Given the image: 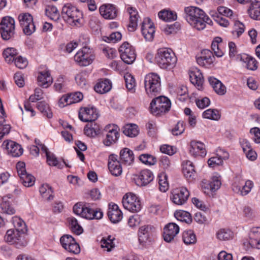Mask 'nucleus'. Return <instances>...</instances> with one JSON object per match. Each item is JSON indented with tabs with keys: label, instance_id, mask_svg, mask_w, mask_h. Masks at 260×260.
<instances>
[{
	"label": "nucleus",
	"instance_id": "1",
	"mask_svg": "<svg viewBox=\"0 0 260 260\" xmlns=\"http://www.w3.org/2000/svg\"><path fill=\"white\" fill-rule=\"evenodd\" d=\"M185 18L190 25L197 30H203L206 23L210 24L212 21L201 9L196 7H187L184 8Z\"/></svg>",
	"mask_w": 260,
	"mask_h": 260
},
{
	"label": "nucleus",
	"instance_id": "2",
	"mask_svg": "<svg viewBox=\"0 0 260 260\" xmlns=\"http://www.w3.org/2000/svg\"><path fill=\"white\" fill-rule=\"evenodd\" d=\"M158 66L162 69L170 70L173 69L177 63V59L173 51L169 48H161L158 50L155 56Z\"/></svg>",
	"mask_w": 260,
	"mask_h": 260
},
{
	"label": "nucleus",
	"instance_id": "3",
	"mask_svg": "<svg viewBox=\"0 0 260 260\" xmlns=\"http://www.w3.org/2000/svg\"><path fill=\"white\" fill-rule=\"evenodd\" d=\"M145 89L149 96H156L161 91V81L159 76L155 73H149L144 79Z\"/></svg>",
	"mask_w": 260,
	"mask_h": 260
},
{
	"label": "nucleus",
	"instance_id": "4",
	"mask_svg": "<svg viewBox=\"0 0 260 260\" xmlns=\"http://www.w3.org/2000/svg\"><path fill=\"white\" fill-rule=\"evenodd\" d=\"M171 106L170 100L165 96H159L152 100L150 104L151 113L155 116H161L168 112Z\"/></svg>",
	"mask_w": 260,
	"mask_h": 260
},
{
	"label": "nucleus",
	"instance_id": "5",
	"mask_svg": "<svg viewBox=\"0 0 260 260\" xmlns=\"http://www.w3.org/2000/svg\"><path fill=\"white\" fill-rule=\"evenodd\" d=\"M61 16L69 24L76 25L82 17V13L75 7L70 4L65 5L61 11Z\"/></svg>",
	"mask_w": 260,
	"mask_h": 260
},
{
	"label": "nucleus",
	"instance_id": "6",
	"mask_svg": "<svg viewBox=\"0 0 260 260\" xmlns=\"http://www.w3.org/2000/svg\"><path fill=\"white\" fill-rule=\"evenodd\" d=\"M15 20L10 16L4 17L1 20V37L4 40H9L15 33Z\"/></svg>",
	"mask_w": 260,
	"mask_h": 260
},
{
	"label": "nucleus",
	"instance_id": "7",
	"mask_svg": "<svg viewBox=\"0 0 260 260\" xmlns=\"http://www.w3.org/2000/svg\"><path fill=\"white\" fill-rule=\"evenodd\" d=\"M4 240L7 243L15 244L17 248L24 247L27 243L24 236L14 229H10L7 231Z\"/></svg>",
	"mask_w": 260,
	"mask_h": 260
},
{
	"label": "nucleus",
	"instance_id": "8",
	"mask_svg": "<svg viewBox=\"0 0 260 260\" xmlns=\"http://www.w3.org/2000/svg\"><path fill=\"white\" fill-rule=\"evenodd\" d=\"M94 59L91 50L85 46L79 50L74 56V59L80 66H87L91 64Z\"/></svg>",
	"mask_w": 260,
	"mask_h": 260
},
{
	"label": "nucleus",
	"instance_id": "9",
	"mask_svg": "<svg viewBox=\"0 0 260 260\" xmlns=\"http://www.w3.org/2000/svg\"><path fill=\"white\" fill-rule=\"evenodd\" d=\"M124 208L132 212H136L140 210L141 206L140 200L133 193L125 194L122 199Z\"/></svg>",
	"mask_w": 260,
	"mask_h": 260
},
{
	"label": "nucleus",
	"instance_id": "10",
	"mask_svg": "<svg viewBox=\"0 0 260 260\" xmlns=\"http://www.w3.org/2000/svg\"><path fill=\"white\" fill-rule=\"evenodd\" d=\"M121 59L127 64L132 63L136 59V53L133 47L127 42L123 43L119 47Z\"/></svg>",
	"mask_w": 260,
	"mask_h": 260
},
{
	"label": "nucleus",
	"instance_id": "11",
	"mask_svg": "<svg viewBox=\"0 0 260 260\" xmlns=\"http://www.w3.org/2000/svg\"><path fill=\"white\" fill-rule=\"evenodd\" d=\"M60 242L62 247L68 252L75 254L80 253V246L72 236L64 235L61 236L60 238Z\"/></svg>",
	"mask_w": 260,
	"mask_h": 260
},
{
	"label": "nucleus",
	"instance_id": "12",
	"mask_svg": "<svg viewBox=\"0 0 260 260\" xmlns=\"http://www.w3.org/2000/svg\"><path fill=\"white\" fill-rule=\"evenodd\" d=\"M189 196V191L186 188H176L171 191L170 199L175 204L182 205L186 203Z\"/></svg>",
	"mask_w": 260,
	"mask_h": 260
},
{
	"label": "nucleus",
	"instance_id": "13",
	"mask_svg": "<svg viewBox=\"0 0 260 260\" xmlns=\"http://www.w3.org/2000/svg\"><path fill=\"white\" fill-rule=\"evenodd\" d=\"M18 19L25 35H30L35 31L36 27L33 22L32 17L30 14L28 13L20 14Z\"/></svg>",
	"mask_w": 260,
	"mask_h": 260
},
{
	"label": "nucleus",
	"instance_id": "14",
	"mask_svg": "<svg viewBox=\"0 0 260 260\" xmlns=\"http://www.w3.org/2000/svg\"><path fill=\"white\" fill-rule=\"evenodd\" d=\"M153 228L150 225H143L139 228L138 232L139 241L140 244L145 246L152 241Z\"/></svg>",
	"mask_w": 260,
	"mask_h": 260
},
{
	"label": "nucleus",
	"instance_id": "15",
	"mask_svg": "<svg viewBox=\"0 0 260 260\" xmlns=\"http://www.w3.org/2000/svg\"><path fill=\"white\" fill-rule=\"evenodd\" d=\"M105 131L107 132L106 138L104 140V144L109 146L115 143L119 137V133L117 130V127L115 125L109 124L105 128Z\"/></svg>",
	"mask_w": 260,
	"mask_h": 260
},
{
	"label": "nucleus",
	"instance_id": "16",
	"mask_svg": "<svg viewBox=\"0 0 260 260\" xmlns=\"http://www.w3.org/2000/svg\"><path fill=\"white\" fill-rule=\"evenodd\" d=\"M2 147L8 154L13 157H18L23 153V149L21 145L11 140L5 141Z\"/></svg>",
	"mask_w": 260,
	"mask_h": 260
},
{
	"label": "nucleus",
	"instance_id": "17",
	"mask_svg": "<svg viewBox=\"0 0 260 260\" xmlns=\"http://www.w3.org/2000/svg\"><path fill=\"white\" fill-rule=\"evenodd\" d=\"M141 31L146 41H151L155 32L153 23L149 18H145L142 24Z\"/></svg>",
	"mask_w": 260,
	"mask_h": 260
},
{
	"label": "nucleus",
	"instance_id": "18",
	"mask_svg": "<svg viewBox=\"0 0 260 260\" xmlns=\"http://www.w3.org/2000/svg\"><path fill=\"white\" fill-rule=\"evenodd\" d=\"M117 155L111 154L109 157L108 168L111 173L115 176L120 175L122 172L121 163L117 160Z\"/></svg>",
	"mask_w": 260,
	"mask_h": 260
},
{
	"label": "nucleus",
	"instance_id": "19",
	"mask_svg": "<svg viewBox=\"0 0 260 260\" xmlns=\"http://www.w3.org/2000/svg\"><path fill=\"white\" fill-rule=\"evenodd\" d=\"M179 227L175 223H169L164 229V239L167 242H171L178 234Z\"/></svg>",
	"mask_w": 260,
	"mask_h": 260
},
{
	"label": "nucleus",
	"instance_id": "20",
	"mask_svg": "<svg viewBox=\"0 0 260 260\" xmlns=\"http://www.w3.org/2000/svg\"><path fill=\"white\" fill-rule=\"evenodd\" d=\"M98 114L93 108H84L83 111L79 113V117L84 122H93L98 117Z\"/></svg>",
	"mask_w": 260,
	"mask_h": 260
},
{
	"label": "nucleus",
	"instance_id": "21",
	"mask_svg": "<svg viewBox=\"0 0 260 260\" xmlns=\"http://www.w3.org/2000/svg\"><path fill=\"white\" fill-rule=\"evenodd\" d=\"M101 15L105 19H113L117 16V10L112 4H105L101 6L99 9Z\"/></svg>",
	"mask_w": 260,
	"mask_h": 260
},
{
	"label": "nucleus",
	"instance_id": "22",
	"mask_svg": "<svg viewBox=\"0 0 260 260\" xmlns=\"http://www.w3.org/2000/svg\"><path fill=\"white\" fill-rule=\"evenodd\" d=\"M221 184L219 177L213 176L210 181L203 182L202 188L205 193L209 194L210 192H215L218 189Z\"/></svg>",
	"mask_w": 260,
	"mask_h": 260
},
{
	"label": "nucleus",
	"instance_id": "23",
	"mask_svg": "<svg viewBox=\"0 0 260 260\" xmlns=\"http://www.w3.org/2000/svg\"><path fill=\"white\" fill-rule=\"evenodd\" d=\"M103 213L101 210L98 208H91L88 204H87L83 217L88 219H100L102 218Z\"/></svg>",
	"mask_w": 260,
	"mask_h": 260
},
{
	"label": "nucleus",
	"instance_id": "24",
	"mask_svg": "<svg viewBox=\"0 0 260 260\" xmlns=\"http://www.w3.org/2000/svg\"><path fill=\"white\" fill-rule=\"evenodd\" d=\"M108 216L113 223H117L122 218V213L119 209L118 206L114 204L111 207L110 206L108 211Z\"/></svg>",
	"mask_w": 260,
	"mask_h": 260
},
{
	"label": "nucleus",
	"instance_id": "25",
	"mask_svg": "<svg viewBox=\"0 0 260 260\" xmlns=\"http://www.w3.org/2000/svg\"><path fill=\"white\" fill-rule=\"evenodd\" d=\"M127 11L129 15V24L127 26L128 29L129 31H134L137 26V22L139 16L137 9L134 7H128Z\"/></svg>",
	"mask_w": 260,
	"mask_h": 260
},
{
	"label": "nucleus",
	"instance_id": "26",
	"mask_svg": "<svg viewBox=\"0 0 260 260\" xmlns=\"http://www.w3.org/2000/svg\"><path fill=\"white\" fill-rule=\"evenodd\" d=\"M38 82L39 86L47 88L53 82V78L49 71L40 72L38 77Z\"/></svg>",
	"mask_w": 260,
	"mask_h": 260
},
{
	"label": "nucleus",
	"instance_id": "27",
	"mask_svg": "<svg viewBox=\"0 0 260 260\" xmlns=\"http://www.w3.org/2000/svg\"><path fill=\"white\" fill-rule=\"evenodd\" d=\"M12 195L9 194L7 196H4L2 198V203H1V208L4 213L10 215L14 214L15 213V210L12 207Z\"/></svg>",
	"mask_w": 260,
	"mask_h": 260
},
{
	"label": "nucleus",
	"instance_id": "28",
	"mask_svg": "<svg viewBox=\"0 0 260 260\" xmlns=\"http://www.w3.org/2000/svg\"><path fill=\"white\" fill-rule=\"evenodd\" d=\"M259 238H260V228H252L249 234V243L252 247L260 249V243L257 241Z\"/></svg>",
	"mask_w": 260,
	"mask_h": 260
},
{
	"label": "nucleus",
	"instance_id": "29",
	"mask_svg": "<svg viewBox=\"0 0 260 260\" xmlns=\"http://www.w3.org/2000/svg\"><path fill=\"white\" fill-rule=\"evenodd\" d=\"M190 153L194 156L205 155V146L203 143L196 141H191L190 144Z\"/></svg>",
	"mask_w": 260,
	"mask_h": 260
},
{
	"label": "nucleus",
	"instance_id": "30",
	"mask_svg": "<svg viewBox=\"0 0 260 260\" xmlns=\"http://www.w3.org/2000/svg\"><path fill=\"white\" fill-rule=\"evenodd\" d=\"M121 162L126 165H131L134 160V155L132 150L128 148H123L120 152Z\"/></svg>",
	"mask_w": 260,
	"mask_h": 260
},
{
	"label": "nucleus",
	"instance_id": "31",
	"mask_svg": "<svg viewBox=\"0 0 260 260\" xmlns=\"http://www.w3.org/2000/svg\"><path fill=\"white\" fill-rule=\"evenodd\" d=\"M249 16L254 20H260V2L254 0L250 3L247 10Z\"/></svg>",
	"mask_w": 260,
	"mask_h": 260
},
{
	"label": "nucleus",
	"instance_id": "32",
	"mask_svg": "<svg viewBox=\"0 0 260 260\" xmlns=\"http://www.w3.org/2000/svg\"><path fill=\"white\" fill-rule=\"evenodd\" d=\"M208 81L210 84L218 94L223 95L225 93L226 87L219 80L215 78L209 77Z\"/></svg>",
	"mask_w": 260,
	"mask_h": 260
},
{
	"label": "nucleus",
	"instance_id": "33",
	"mask_svg": "<svg viewBox=\"0 0 260 260\" xmlns=\"http://www.w3.org/2000/svg\"><path fill=\"white\" fill-rule=\"evenodd\" d=\"M190 82L197 86L201 87L203 83V76L200 70L196 69L189 72Z\"/></svg>",
	"mask_w": 260,
	"mask_h": 260
},
{
	"label": "nucleus",
	"instance_id": "34",
	"mask_svg": "<svg viewBox=\"0 0 260 260\" xmlns=\"http://www.w3.org/2000/svg\"><path fill=\"white\" fill-rule=\"evenodd\" d=\"M153 179V175L149 170H143L141 171L139 175L138 180L142 186H145L151 182Z\"/></svg>",
	"mask_w": 260,
	"mask_h": 260
},
{
	"label": "nucleus",
	"instance_id": "35",
	"mask_svg": "<svg viewBox=\"0 0 260 260\" xmlns=\"http://www.w3.org/2000/svg\"><path fill=\"white\" fill-rule=\"evenodd\" d=\"M112 87V84L109 79H105L99 82L94 86L95 91L99 93L103 94L108 92Z\"/></svg>",
	"mask_w": 260,
	"mask_h": 260
},
{
	"label": "nucleus",
	"instance_id": "36",
	"mask_svg": "<svg viewBox=\"0 0 260 260\" xmlns=\"http://www.w3.org/2000/svg\"><path fill=\"white\" fill-rule=\"evenodd\" d=\"M182 166V171L184 176L187 179L193 178L196 172L192 162L189 160L183 162Z\"/></svg>",
	"mask_w": 260,
	"mask_h": 260
},
{
	"label": "nucleus",
	"instance_id": "37",
	"mask_svg": "<svg viewBox=\"0 0 260 260\" xmlns=\"http://www.w3.org/2000/svg\"><path fill=\"white\" fill-rule=\"evenodd\" d=\"M40 192L42 197L47 201H51L53 200L54 196L53 195V191L51 186L48 184H43L40 187Z\"/></svg>",
	"mask_w": 260,
	"mask_h": 260
},
{
	"label": "nucleus",
	"instance_id": "38",
	"mask_svg": "<svg viewBox=\"0 0 260 260\" xmlns=\"http://www.w3.org/2000/svg\"><path fill=\"white\" fill-rule=\"evenodd\" d=\"M17 50L14 48H7L3 52V55L6 62L11 63L14 62L15 57L17 55Z\"/></svg>",
	"mask_w": 260,
	"mask_h": 260
},
{
	"label": "nucleus",
	"instance_id": "39",
	"mask_svg": "<svg viewBox=\"0 0 260 260\" xmlns=\"http://www.w3.org/2000/svg\"><path fill=\"white\" fill-rule=\"evenodd\" d=\"M12 223L15 227L14 230L24 235L26 232V224L21 218L15 216L12 218Z\"/></svg>",
	"mask_w": 260,
	"mask_h": 260
},
{
	"label": "nucleus",
	"instance_id": "40",
	"mask_svg": "<svg viewBox=\"0 0 260 260\" xmlns=\"http://www.w3.org/2000/svg\"><path fill=\"white\" fill-rule=\"evenodd\" d=\"M123 133L129 137H135L139 134L138 126L136 124H128L122 128Z\"/></svg>",
	"mask_w": 260,
	"mask_h": 260
},
{
	"label": "nucleus",
	"instance_id": "41",
	"mask_svg": "<svg viewBox=\"0 0 260 260\" xmlns=\"http://www.w3.org/2000/svg\"><path fill=\"white\" fill-rule=\"evenodd\" d=\"M46 15L51 19L57 21L59 18V13L57 8L52 5L47 6L45 8Z\"/></svg>",
	"mask_w": 260,
	"mask_h": 260
},
{
	"label": "nucleus",
	"instance_id": "42",
	"mask_svg": "<svg viewBox=\"0 0 260 260\" xmlns=\"http://www.w3.org/2000/svg\"><path fill=\"white\" fill-rule=\"evenodd\" d=\"M158 17L165 21H172L177 19V16L176 13L167 10H162L158 14Z\"/></svg>",
	"mask_w": 260,
	"mask_h": 260
},
{
	"label": "nucleus",
	"instance_id": "43",
	"mask_svg": "<svg viewBox=\"0 0 260 260\" xmlns=\"http://www.w3.org/2000/svg\"><path fill=\"white\" fill-rule=\"evenodd\" d=\"M182 239L186 245L192 244L197 242L196 236L191 230L184 231L182 234Z\"/></svg>",
	"mask_w": 260,
	"mask_h": 260
},
{
	"label": "nucleus",
	"instance_id": "44",
	"mask_svg": "<svg viewBox=\"0 0 260 260\" xmlns=\"http://www.w3.org/2000/svg\"><path fill=\"white\" fill-rule=\"evenodd\" d=\"M216 236L220 240L226 241L232 239L234 236V234L229 229H222L217 232Z\"/></svg>",
	"mask_w": 260,
	"mask_h": 260
},
{
	"label": "nucleus",
	"instance_id": "45",
	"mask_svg": "<svg viewBox=\"0 0 260 260\" xmlns=\"http://www.w3.org/2000/svg\"><path fill=\"white\" fill-rule=\"evenodd\" d=\"M38 109L48 118H51L52 116V113L51 112L50 109L48 105L45 102H40L37 104Z\"/></svg>",
	"mask_w": 260,
	"mask_h": 260
},
{
	"label": "nucleus",
	"instance_id": "46",
	"mask_svg": "<svg viewBox=\"0 0 260 260\" xmlns=\"http://www.w3.org/2000/svg\"><path fill=\"white\" fill-rule=\"evenodd\" d=\"M241 60L246 63V68L250 70H255L257 68V61L256 60L246 54L241 57Z\"/></svg>",
	"mask_w": 260,
	"mask_h": 260
},
{
	"label": "nucleus",
	"instance_id": "47",
	"mask_svg": "<svg viewBox=\"0 0 260 260\" xmlns=\"http://www.w3.org/2000/svg\"><path fill=\"white\" fill-rule=\"evenodd\" d=\"M203 116L206 119L218 120L220 117V115L217 110L209 109L203 112Z\"/></svg>",
	"mask_w": 260,
	"mask_h": 260
},
{
	"label": "nucleus",
	"instance_id": "48",
	"mask_svg": "<svg viewBox=\"0 0 260 260\" xmlns=\"http://www.w3.org/2000/svg\"><path fill=\"white\" fill-rule=\"evenodd\" d=\"M69 221L71 224V229L73 233L77 235H80L83 233L82 228L79 224L77 220L74 217L69 218Z\"/></svg>",
	"mask_w": 260,
	"mask_h": 260
},
{
	"label": "nucleus",
	"instance_id": "49",
	"mask_svg": "<svg viewBox=\"0 0 260 260\" xmlns=\"http://www.w3.org/2000/svg\"><path fill=\"white\" fill-rule=\"evenodd\" d=\"M22 183L26 187H30L34 185L35 177L27 172L19 176Z\"/></svg>",
	"mask_w": 260,
	"mask_h": 260
},
{
	"label": "nucleus",
	"instance_id": "50",
	"mask_svg": "<svg viewBox=\"0 0 260 260\" xmlns=\"http://www.w3.org/2000/svg\"><path fill=\"white\" fill-rule=\"evenodd\" d=\"M125 86L129 91L134 92L135 91L136 82L134 77L127 74L124 76Z\"/></svg>",
	"mask_w": 260,
	"mask_h": 260
},
{
	"label": "nucleus",
	"instance_id": "51",
	"mask_svg": "<svg viewBox=\"0 0 260 260\" xmlns=\"http://www.w3.org/2000/svg\"><path fill=\"white\" fill-rule=\"evenodd\" d=\"M140 160L147 165H153L156 162V158L149 154H142L139 156Z\"/></svg>",
	"mask_w": 260,
	"mask_h": 260
},
{
	"label": "nucleus",
	"instance_id": "52",
	"mask_svg": "<svg viewBox=\"0 0 260 260\" xmlns=\"http://www.w3.org/2000/svg\"><path fill=\"white\" fill-rule=\"evenodd\" d=\"M210 14L214 18V20L220 26L227 27L229 25V21L219 15L217 12L215 11H211Z\"/></svg>",
	"mask_w": 260,
	"mask_h": 260
},
{
	"label": "nucleus",
	"instance_id": "53",
	"mask_svg": "<svg viewBox=\"0 0 260 260\" xmlns=\"http://www.w3.org/2000/svg\"><path fill=\"white\" fill-rule=\"evenodd\" d=\"M158 184L159 189L162 192H166L169 188V183L166 174H162L158 176Z\"/></svg>",
	"mask_w": 260,
	"mask_h": 260
},
{
	"label": "nucleus",
	"instance_id": "54",
	"mask_svg": "<svg viewBox=\"0 0 260 260\" xmlns=\"http://www.w3.org/2000/svg\"><path fill=\"white\" fill-rule=\"evenodd\" d=\"M47 161L49 165L56 166L59 169H61L63 167V165L59 164L57 158L55 155L48 152L46 154Z\"/></svg>",
	"mask_w": 260,
	"mask_h": 260
},
{
	"label": "nucleus",
	"instance_id": "55",
	"mask_svg": "<svg viewBox=\"0 0 260 260\" xmlns=\"http://www.w3.org/2000/svg\"><path fill=\"white\" fill-rule=\"evenodd\" d=\"M205 60L207 64H211L214 61L215 57L213 53L208 49L203 50L201 52V56Z\"/></svg>",
	"mask_w": 260,
	"mask_h": 260
},
{
	"label": "nucleus",
	"instance_id": "56",
	"mask_svg": "<svg viewBox=\"0 0 260 260\" xmlns=\"http://www.w3.org/2000/svg\"><path fill=\"white\" fill-rule=\"evenodd\" d=\"M86 74L81 73L76 75L75 80L77 85L82 88H86L87 86Z\"/></svg>",
	"mask_w": 260,
	"mask_h": 260
},
{
	"label": "nucleus",
	"instance_id": "57",
	"mask_svg": "<svg viewBox=\"0 0 260 260\" xmlns=\"http://www.w3.org/2000/svg\"><path fill=\"white\" fill-rule=\"evenodd\" d=\"M175 215L178 220L184 221L188 224L190 223L192 221L191 216L188 212L185 211L177 212L175 214Z\"/></svg>",
	"mask_w": 260,
	"mask_h": 260
},
{
	"label": "nucleus",
	"instance_id": "58",
	"mask_svg": "<svg viewBox=\"0 0 260 260\" xmlns=\"http://www.w3.org/2000/svg\"><path fill=\"white\" fill-rule=\"evenodd\" d=\"M114 238H112L111 236H109L107 238H103L101 241V246L103 248H107V251H110L111 249L114 247L115 244L113 242Z\"/></svg>",
	"mask_w": 260,
	"mask_h": 260
},
{
	"label": "nucleus",
	"instance_id": "59",
	"mask_svg": "<svg viewBox=\"0 0 260 260\" xmlns=\"http://www.w3.org/2000/svg\"><path fill=\"white\" fill-rule=\"evenodd\" d=\"M14 61L16 67L20 69L25 68L28 65L27 59L21 56L16 57Z\"/></svg>",
	"mask_w": 260,
	"mask_h": 260
},
{
	"label": "nucleus",
	"instance_id": "60",
	"mask_svg": "<svg viewBox=\"0 0 260 260\" xmlns=\"http://www.w3.org/2000/svg\"><path fill=\"white\" fill-rule=\"evenodd\" d=\"M68 96L69 99V104H70L78 103L83 98V95L80 92H76L68 94Z\"/></svg>",
	"mask_w": 260,
	"mask_h": 260
},
{
	"label": "nucleus",
	"instance_id": "61",
	"mask_svg": "<svg viewBox=\"0 0 260 260\" xmlns=\"http://www.w3.org/2000/svg\"><path fill=\"white\" fill-rule=\"evenodd\" d=\"M253 186V183L250 180H247L245 185L243 186L242 189L240 187L237 188L240 194L242 196H245L248 194L251 190Z\"/></svg>",
	"mask_w": 260,
	"mask_h": 260
},
{
	"label": "nucleus",
	"instance_id": "62",
	"mask_svg": "<svg viewBox=\"0 0 260 260\" xmlns=\"http://www.w3.org/2000/svg\"><path fill=\"white\" fill-rule=\"evenodd\" d=\"M185 130L184 123L179 121L177 122L175 127L172 129V133L174 136L182 134Z\"/></svg>",
	"mask_w": 260,
	"mask_h": 260
},
{
	"label": "nucleus",
	"instance_id": "63",
	"mask_svg": "<svg viewBox=\"0 0 260 260\" xmlns=\"http://www.w3.org/2000/svg\"><path fill=\"white\" fill-rule=\"evenodd\" d=\"M86 205L87 204H84L82 202L76 203L73 207L74 212L76 214L80 215L81 217H83L84 209H85Z\"/></svg>",
	"mask_w": 260,
	"mask_h": 260
},
{
	"label": "nucleus",
	"instance_id": "64",
	"mask_svg": "<svg viewBox=\"0 0 260 260\" xmlns=\"http://www.w3.org/2000/svg\"><path fill=\"white\" fill-rule=\"evenodd\" d=\"M85 134L88 137H93L94 135L96 134L97 132H99L100 128L97 127H93V123H91L90 125H87L85 126L84 129Z\"/></svg>",
	"mask_w": 260,
	"mask_h": 260
}]
</instances>
